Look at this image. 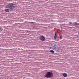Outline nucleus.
<instances>
[{
	"instance_id": "obj_1",
	"label": "nucleus",
	"mask_w": 79,
	"mask_h": 79,
	"mask_svg": "<svg viewBox=\"0 0 79 79\" xmlns=\"http://www.w3.org/2000/svg\"><path fill=\"white\" fill-rule=\"evenodd\" d=\"M6 8H9L11 11H13V10L15 8V5L12 3H9L6 6Z\"/></svg>"
},
{
	"instance_id": "obj_2",
	"label": "nucleus",
	"mask_w": 79,
	"mask_h": 79,
	"mask_svg": "<svg viewBox=\"0 0 79 79\" xmlns=\"http://www.w3.org/2000/svg\"><path fill=\"white\" fill-rule=\"evenodd\" d=\"M44 77L46 78L52 77H53V74L52 72H47Z\"/></svg>"
},
{
	"instance_id": "obj_3",
	"label": "nucleus",
	"mask_w": 79,
	"mask_h": 79,
	"mask_svg": "<svg viewBox=\"0 0 79 79\" xmlns=\"http://www.w3.org/2000/svg\"><path fill=\"white\" fill-rule=\"evenodd\" d=\"M55 44L54 46H52V48L54 49H56V50H59V49L60 48V47H58L56 46L57 45H58V43H55Z\"/></svg>"
},
{
	"instance_id": "obj_4",
	"label": "nucleus",
	"mask_w": 79,
	"mask_h": 79,
	"mask_svg": "<svg viewBox=\"0 0 79 79\" xmlns=\"http://www.w3.org/2000/svg\"><path fill=\"white\" fill-rule=\"evenodd\" d=\"M40 39L42 41H45V38L43 35H41L40 36Z\"/></svg>"
},
{
	"instance_id": "obj_5",
	"label": "nucleus",
	"mask_w": 79,
	"mask_h": 79,
	"mask_svg": "<svg viewBox=\"0 0 79 79\" xmlns=\"http://www.w3.org/2000/svg\"><path fill=\"white\" fill-rule=\"evenodd\" d=\"M74 25H75L76 27H79V24L75 22L74 23Z\"/></svg>"
},
{
	"instance_id": "obj_6",
	"label": "nucleus",
	"mask_w": 79,
	"mask_h": 79,
	"mask_svg": "<svg viewBox=\"0 0 79 79\" xmlns=\"http://www.w3.org/2000/svg\"><path fill=\"white\" fill-rule=\"evenodd\" d=\"M63 77H66L68 76V74L67 73H64L63 74Z\"/></svg>"
},
{
	"instance_id": "obj_7",
	"label": "nucleus",
	"mask_w": 79,
	"mask_h": 79,
	"mask_svg": "<svg viewBox=\"0 0 79 79\" xmlns=\"http://www.w3.org/2000/svg\"><path fill=\"white\" fill-rule=\"evenodd\" d=\"M57 37V33H56L54 35V39L55 40L56 39V37Z\"/></svg>"
},
{
	"instance_id": "obj_8",
	"label": "nucleus",
	"mask_w": 79,
	"mask_h": 79,
	"mask_svg": "<svg viewBox=\"0 0 79 79\" xmlns=\"http://www.w3.org/2000/svg\"><path fill=\"white\" fill-rule=\"evenodd\" d=\"M5 11H6V12H7V13H8V12H9V9H6L5 10Z\"/></svg>"
},
{
	"instance_id": "obj_9",
	"label": "nucleus",
	"mask_w": 79,
	"mask_h": 79,
	"mask_svg": "<svg viewBox=\"0 0 79 79\" xmlns=\"http://www.w3.org/2000/svg\"><path fill=\"white\" fill-rule=\"evenodd\" d=\"M50 52H51V53H54V51L52 50H50Z\"/></svg>"
},
{
	"instance_id": "obj_10",
	"label": "nucleus",
	"mask_w": 79,
	"mask_h": 79,
	"mask_svg": "<svg viewBox=\"0 0 79 79\" xmlns=\"http://www.w3.org/2000/svg\"><path fill=\"white\" fill-rule=\"evenodd\" d=\"M60 32H62V28H60Z\"/></svg>"
},
{
	"instance_id": "obj_11",
	"label": "nucleus",
	"mask_w": 79,
	"mask_h": 79,
	"mask_svg": "<svg viewBox=\"0 0 79 79\" xmlns=\"http://www.w3.org/2000/svg\"><path fill=\"white\" fill-rule=\"evenodd\" d=\"M2 30H3V29H2V28H0V31H2Z\"/></svg>"
},
{
	"instance_id": "obj_12",
	"label": "nucleus",
	"mask_w": 79,
	"mask_h": 79,
	"mask_svg": "<svg viewBox=\"0 0 79 79\" xmlns=\"http://www.w3.org/2000/svg\"><path fill=\"white\" fill-rule=\"evenodd\" d=\"M62 39V36H60V39Z\"/></svg>"
},
{
	"instance_id": "obj_13",
	"label": "nucleus",
	"mask_w": 79,
	"mask_h": 79,
	"mask_svg": "<svg viewBox=\"0 0 79 79\" xmlns=\"http://www.w3.org/2000/svg\"><path fill=\"white\" fill-rule=\"evenodd\" d=\"M69 24H72V22H70L69 23Z\"/></svg>"
},
{
	"instance_id": "obj_14",
	"label": "nucleus",
	"mask_w": 79,
	"mask_h": 79,
	"mask_svg": "<svg viewBox=\"0 0 79 79\" xmlns=\"http://www.w3.org/2000/svg\"><path fill=\"white\" fill-rule=\"evenodd\" d=\"M50 49H52V48H51V47H50Z\"/></svg>"
}]
</instances>
